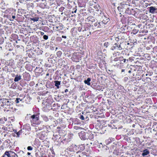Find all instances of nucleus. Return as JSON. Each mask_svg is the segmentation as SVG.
<instances>
[{"mask_svg": "<svg viewBox=\"0 0 157 157\" xmlns=\"http://www.w3.org/2000/svg\"><path fill=\"white\" fill-rule=\"evenodd\" d=\"M30 121L32 124H33L39 125L41 124V122L39 121V115L38 114H33L31 116Z\"/></svg>", "mask_w": 157, "mask_h": 157, "instance_id": "nucleus-1", "label": "nucleus"}, {"mask_svg": "<svg viewBox=\"0 0 157 157\" xmlns=\"http://www.w3.org/2000/svg\"><path fill=\"white\" fill-rule=\"evenodd\" d=\"M111 50L113 51L114 50H121L123 49L121 44L115 43L113 46L111 48Z\"/></svg>", "mask_w": 157, "mask_h": 157, "instance_id": "nucleus-2", "label": "nucleus"}, {"mask_svg": "<svg viewBox=\"0 0 157 157\" xmlns=\"http://www.w3.org/2000/svg\"><path fill=\"white\" fill-rule=\"evenodd\" d=\"M149 12L152 14H155L157 13V8L155 6H151L149 7Z\"/></svg>", "mask_w": 157, "mask_h": 157, "instance_id": "nucleus-3", "label": "nucleus"}, {"mask_svg": "<svg viewBox=\"0 0 157 157\" xmlns=\"http://www.w3.org/2000/svg\"><path fill=\"white\" fill-rule=\"evenodd\" d=\"M89 1V4L90 6H93L95 4L97 3L98 1L97 0H88Z\"/></svg>", "mask_w": 157, "mask_h": 157, "instance_id": "nucleus-4", "label": "nucleus"}, {"mask_svg": "<svg viewBox=\"0 0 157 157\" xmlns=\"http://www.w3.org/2000/svg\"><path fill=\"white\" fill-rule=\"evenodd\" d=\"M1 101H2V102L3 103V104L7 105H10V102L7 99H6L5 98V99H1Z\"/></svg>", "mask_w": 157, "mask_h": 157, "instance_id": "nucleus-5", "label": "nucleus"}, {"mask_svg": "<svg viewBox=\"0 0 157 157\" xmlns=\"http://www.w3.org/2000/svg\"><path fill=\"white\" fill-rule=\"evenodd\" d=\"M63 27V25L61 24L60 23L59 24V25L58 26H56L55 28L56 29V30L57 31H59L62 29Z\"/></svg>", "mask_w": 157, "mask_h": 157, "instance_id": "nucleus-6", "label": "nucleus"}, {"mask_svg": "<svg viewBox=\"0 0 157 157\" xmlns=\"http://www.w3.org/2000/svg\"><path fill=\"white\" fill-rule=\"evenodd\" d=\"M6 128V131L10 132H12L13 131V128L12 125H9Z\"/></svg>", "mask_w": 157, "mask_h": 157, "instance_id": "nucleus-7", "label": "nucleus"}, {"mask_svg": "<svg viewBox=\"0 0 157 157\" xmlns=\"http://www.w3.org/2000/svg\"><path fill=\"white\" fill-rule=\"evenodd\" d=\"M87 19L89 21L91 22V23H93L94 22L96 21V19L95 18L92 16L89 17Z\"/></svg>", "mask_w": 157, "mask_h": 157, "instance_id": "nucleus-8", "label": "nucleus"}, {"mask_svg": "<svg viewBox=\"0 0 157 157\" xmlns=\"http://www.w3.org/2000/svg\"><path fill=\"white\" fill-rule=\"evenodd\" d=\"M149 153V151L147 149H145L143 151V152L142 154V155L144 156L147 155Z\"/></svg>", "mask_w": 157, "mask_h": 157, "instance_id": "nucleus-9", "label": "nucleus"}, {"mask_svg": "<svg viewBox=\"0 0 157 157\" xmlns=\"http://www.w3.org/2000/svg\"><path fill=\"white\" fill-rule=\"evenodd\" d=\"M91 81V79L90 78H88L86 80H85L84 81V82L85 84H87L88 86H90L91 83L90 81Z\"/></svg>", "mask_w": 157, "mask_h": 157, "instance_id": "nucleus-10", "label": "nucleus"}, {"mask_svg": "<svg viewBox=\"0 0 157 157\" xmlns=\"http://www.w3.org/2000/svg\"><path fill=\"white\" fill-rule=\"evenodd\" d=\"M6 127L0 124V132H1L2 131L4 132L6 131Z\"/></svg>", "mask_w": 157, "mask_h": 157, "instance_id": "nucleus-11", "label": "nucleus"}, {"mask_svg": "<svg viewBox=\"0 0 157 157\" xmlns=\"http://www.w3.org/2000/svg\"><path fill=\"white\" fill-rule=\"evenodd\" d=\"M55 83V86L58 89L59 88V85H60V82L58 81H54Z\"/></svg>", "mask_w": 157, "mask_h": 157, "instance_id": "nucleus-12", "label": "nucleus"}, {"mask_svg": "<svg viewBox=\"0 0 157 157\" xmlns=\"http://www.w3.org/2000/svg\"><path fill=\"white\" fill-rule=\"evenodd\" d=\"M21 76L20 75H17L16 77L14 78V81L15 82H17L21 79Z\"/></svg>", "mask_w": 157, "mask_h": 157, "instance_id": "nucleus-13", "label": "nucleus"}, {"mask_svg": "<svg viewBox=\"0 0 157 157\" xmlns=\"http://www.w3.org/2000/svg\"><path fill=\"white\" fill-rule=\"evenodd\" d=\"M93 6L94 8L95 9L96 11H99L100 7L99 6L98 4L95 5H94Z\"/></svg>", "mask_w": 157, "mask_h": 157, "instance_id": "nucleus-14", "label": "nucleus"}, {"mask_svg": "<svg viewBox=\"0 0 157 157\" xmlns=\"http://www.w3.org/2000/svg\"><path fill=\"white\" fill-rule=\"evenodd\" d=\"M10 155H11L10 156V157H18L17 155L13 152L10 151Z\"/></svg>", "mask_w": 157, "mask_h": 157, "instance_id": "nucleus-15", "label": "nucleus"}, {"mask_svg": "<svg viewBox=\"0 0 157 157\" xmlns=\"http://www.w3.org/2000/svg\"><path fill=\"white\" fill-rule=\"evenodd\" d=\"M105 143L107 145L109 144L112 142V140L110 139H108L105 140Z\"/></svg>", "mask_w": 157, "mask_h": 157, "instance_id": "nucleus-16", "label": "nucleus"}, {"mask_svg": "<svg viewBox=\"0 0 157 157\" xmlns=\"http://www.w3.org/2000/svg\"><path fill=\"white\" fill-rule=\"evenodd\" d=\"M45 127L44 125H42L41 126H38V127L36 128V129H38V130H40Z\"/></svg>", "mask_w": 157, "mask_h": 157, "instance_id": "nucleus-17", "label": "nucleus"}, {"mask_svg": "<svg viewBox=\"0 0 157 157\" xmlns=\"http://www.w3.org/2000/svg\"><path fill=\"white\" fill-rule=\"evenodd\" d=\"M39 18L38 17H34L31 18V20L33 21H37L39 20Z\"/></svg>", "mask_w": 157, "mask_h": 157, "instance_id": "nucleus-18", "label": "nucleus"}, {"mask_svg": "<svg viewBox=\"0 0 157 157\" xmlns=\"http://www.w3.org/2000/svg\"><path fill=\"white\" fill-rule=\"evenodd\" d=\"M62 54V53L61 51H59L56 54L57 55V56L58 57H60L61 56V55Z\"/></svg>", "mask_w": 157, "mask_h": 157, "instance_id": "nucleus-19", "label": "nucleus"}, {"mask_svg": "<svg viewBox=\"0 0 157 157\" xmlns=\"http://www.w3.org/2000/svg\"><path fill=\"white\" fill-rule=\"evenodd\" d=\"M22 101V99H21L19 98H17L15 100V102L17 103H18L20 102V101Z\"/></svg>", "mask_w": 157, "mask_h": 157, "instance_id": "nucleus-20", "label": "nucleus"}, {"mask_svg": "<svg viewBox=\"0 0 157 157\" xmlns=\"http://www.w3.org/2000/svg\"><path fill=\"white\" fill-rule=\"evenodd\" d=\"M43 119L44 121L46 122L48 121V117L46 116H44L43 117Z\"/></svg>", "mask_w": 157, "mask_h": 157, "instance_id": "nucleus-21", "label": "nucleus"}, {"mask_svg": "<svg viewBox=\"0 0 157 157\" xmlns=\"http://www.w3.org/2000/svg\"><path fill=\"white\" fill-rule=\"evenodd\" d=\"M22 133L21 130L19 131L18 132H17L16 134L17 135V137H19L20 135Z\"/></svg>", "mask_w": 157, "mask_h": 157, "instance_id": "nucleus-22", "label": "nucleus"}, {"mask_svg": "<svg viewBox=\"0 0 157 157\" xmlns=\"http://www.w3.org/2000/svg\"><path fill=\"white\" fill-rule=\"evenodd\" d=\"M139 31V30L138 29H133L132 30V32H133L134 34H136Z\"/></svg>", "mask_w": 157, "mask_h": 157, "instance_id": "nucleus-23", "label": "nucleus"}, {"mask_svg": "<svg viewBox=\"0 0 157 157\" xmlns=\"http://www.w3.org/2000/svg\"><path fill=\"white\" fill-rule=\"evenodd\" d=\"M109 45L108 42H105L104 44V46L105 47V48H107Z\"/></svg>", "mask_w": 157, "mask_h": 157, "instance_id": "nucleus-24", "label": "nucleus"}, {"mask_svg": "<svg viewBox=\"0 0 157 157\" xmlns=\"http://www.w3.org/2000/svg\"><path fill=\"white\" fill-rule=\"evenodd\" d=\"M123 59L124 58L123 57H118L119 61L120 62H121V61H123Z\"/></svg>", "mask_w": 157, "mask_h": 157, "instance_id": "nucleus-25", "label": "nucleus"}, {"mask_svg": "<svg viewBox=\"0 0 157 157\" xmlns=\"http://www.w3.org/2000/svg\"><path fill=\"white\" fill-rule=\"evenodd\" d=\"M33 149V148L31 146H29L27 147V150H32Z\"/></svg>", "mask_w": 157, "mask_h": 157, "instance_id": "nucleus-26", "label": "nucleus"}, {"mask_svg": "<svg viewBox=\"0 0 157 157\" xmlns=\"http://www.w3.org/2000/svg\"><path fill=\"white\" fill-rule=\"evenodd\" d=\"M43 38L44 39L46 40L48 39V36H47L46 35H44L43 36Z\"/></svg>", "mask_w": 157, "mask_h": 157, "instance_id": "nucleus-27", "label": "nucleus"}, {"mask_svg": "<svg viewBox=\"0 0 157 157\" xmlns=\"http://www.w3.org/2000/svg\"><path fill=\"white\" fill-rule=\"evenodd\" d=\"M64 8L63 7H61L59 9V11L62 12L63 10H64Z\"/></svg>", "mask_w": 157, "mask_h": 157, "instance_id": "nucleus-28", "label": "nucleus"}, {"mask_svg": "<svg viewBox=\"0 0 157 157\" xmlns=\"http://www.w3.org/2000/svg\"><path fill=\"white\" fill-rule=\"evenodd\" d=\"M103 23L104 24H105V23L104 22H103V21H102L101 22H99L98 23V27H100V26H101V24H103Z\"/></svg>", "mask_w": 157, "mask_h": 157, "instance_id": "nucleus-29", "label": "nucleus"}, {"mask_svg": "<svg viewBox=\"0 0 157 157\" xmlns=\"http://www.w3.org/2000/svg\"><path fill=\"white\" fill-rule=\"evenodd\" d=\"M114 61H118V57L115 58L114 59Z\"/></svg>", "mask_w": 157, "mask_h": 157, "instance_id": "nucleus-30", "label": "nucleus"}, {"mask_svg": "<svg viewBox=\"0 0 157 157\" xmlns=\"http://www.w3.org/2000/svg\"><path fill=\"white\" fill-rule=\"evenodd\" d=\"M80 128V127H78L77 126H75L74 127V128L76 130L78 129H79Z\"/></svg>", "mask_w": 157, "mask_h": 157, "instance_id": "nucleus-31", "label": "nucleus"}, {"mask_svg": "<svg viewBox=\"0 0 157 157\" xmlns=\"http://www.w3.org/2000/svg\"><path fill=\"white\" fill-rule=\"evenodd\" d=\"M80 119L82 120H84V117H83V115H81V116H80Z\"/></svg>", "mask_w": 157, "mask_h": 157, "instance_id": "nucleus-32", "label": "nucleus"}, {"mask_svg": "<svg viewBox=\"0 0 157 157\" xmlns=\"http://www.w3.org/2000/svg\"><path fill=\"white\" fill-rule=\"evenodd\" d=\"M19 153L21 154H24V151H20L19 152Z\"/></svg>", "mask_w": 157, "mask_h": 157, "instance_id": "nucleus-33", "label": "nucleus"}, {"mask_svg": "<svg viewBox=\"0 0 157 157\" xmlns=\"http://www.w3.org/2000/svg\"><path fill=\"white\" fill-rule=\"evenodd\" d=\"M98 23L97 22H95L94 23V25L96 27L98 25Z\"/></svg>", "mask_w": 157, "mask_h": 157, "instance_id": "nucleus-34", "label": "nucleus"}, {"mask_svg": "<svg viewBox=\"0 0 157 157\" xmlns=\"http://www.w3.org/2000/svg\"><path fill=\"white\" fill-rule=\"evenodd\" d=\"M2 119L3 120H4L5 121H6L7 120V119L5 117H4L3 118H2Z\"/></svg>", "mask_w": 157, "mask_h": 157, "instance_id": "nucleus-35", "label": "nucleus"}, {"mask_svg": "<svg viewBox=\"0 0 157 157\" xmlns=\"http://www.w3.org/2000/svg\"><path fill=\"white\" fill-rule=\"evenodd\" d=\"M62 37L63 38H67V37L66 36H63V35L62 36Z\"/></svg>", "mask_w": 157, "mask_h": 157, "instance_id": "nucleus-36", "label": "nucleus"}, {"mask_svg": "<svg viewBox=\"0 0 157 157\" xmlns=\"http://www.w3.org/2000/svg\"><path fill=\"white\" fill-rule=\"evenodd\" d=\"M13 131L16 134L17 132V131L16 130H13Z\"/></svg>", "mask_w": 157, "mask_h": 157, "instance_id": "nucleus-37", "label": "nucleus"}, {"mask_svg": "<svg viewBox=\"0 0 157 157\" xmlns=\"http://www.w3.org/2000/svg\"><path fill=\"white\" fill-rule=\"evenodd\" d=\"M148 74L150 76H151V75L152 74H151V72H149L148 73Z\"/></svg>", "mask_w": 157, "mask_h": 157, "instance_id": "nucleus-38", "label": "nucleus"}, {"mask_svg": "<svg viewBox=\"0 0 157 157\" xmlns=\"http://www.w3.org/2000/svg\"><path fill=\"white\" fill-rule=\"evenodd\" d=\"M123 60H124L123 62L125 63L126 62V59H124Z\"/></svg>", "mask_w": 157, "mask_h": 157, "instance_id": "nucleus-39", "label": "nucleus"}, {"mask_svg": "<svg viewBox=\"0 0 157 157\" xmlns=\"http://www.w3.org/2000/svg\"><path fill=\"white\" fill-rule=\"evenodd\" d=\"M68 91V89H66L65 90V93H66V92H67Z\"/></svg>", "mask_w": 157, "mask_h": 157, "instance_id": "nucleus-40", "label": "nucleus"}, {"mask_svg": "<svg viewBox=\"0 0 157 157\" xmlns=\"http://www.w3.org/2000/svg\"><path fill=\"white\" fill-rule=\"evenodd\" d=\"M12 18L13 19H14L15 18V16H12Z\"/></svg>", "mask_w": 157, "mask_h": 157, "instance_id": "nucleus-41", "label": "nucleus"}, {"mask_svg": "<svg viewBox=\"0 0 157 157\" xmlns=\"http://www.w3.org/2000/svg\"><path fill=\"white\" fill-rule=\"evenodd\" d=\"M44 33H43V32H41V34L42 35H44Z\"/></svg>", "mask_w": 157, "mask_h": 157, "instance_id": "nucleus-42", "label": "nucleus"}, {"mask_svg": "<svg viewBox=\"0 0 157 157\" xmlns=\"http://www.w3.org/2000/svg\"><path fill=\"white\" fill-rule=\"evenodd\" d=\"M125 71V70L124 69H122V70H121V72H124Z\"/></svg>", "mask_w": 157, "mask_h": 157, "instance_id": "nucleus-43", "label": "nucleus"}, {"mask_svg": "<svg viewBox=\"0 0 157 157\" xmlns=\"http://www.w3.org/2000/svg\"><path fill=\"white\" fill-rule=\"evenodd\" d=\"M35 156H36V157H38L37 154V153L35 154Z\"/></svg>", "mask_w": 157, "mask_h": 157, "instance_id": "nucleus-44", "label": "nucleus"}, {"mask_svg": "<svg viewBox=\"0 0 157 157\" xmlns=\"http://www.w3.org/2000/svg\"><path fill=\"white\" fill-rule=\"evenodd\" d=\"M49 73H47L46 74V76H49Z\"/></svg>", "mask_w": 157, "mask_h": 157, "instance_id": "nucleus-45", "label": "nucleus"}, {"mask_svg": "<svg viewBox=\"0 0 157 157\" xmlns=\"http://www.w3.org/2000/svg\"><path fill=\"white\" fill-rule=\"evenodd\" d=\"M27 154H28V155H30V153H29V152H28Z\"/></svg>", "mask_w": 157, "mask_h": 157, "instance_id": "nucleus-46", "label": "nucleus"}, {"mask_svg": "<svg viewBox=\"0 0 157 157\" xmlns=\"http://www.w3.org/2000/svg\"><path fill=\"white\" fill-rule=\"evenodd\" d=\"M76 11H77V10H75V11H74V13H76Z\"/></svg>", "mask_w": 157, "mask_h": 157, "instance_id": "nucleus-47", "label": "nucleus"}, {"mask_svg": "<svg viewBox=\"0 0 157 157\" xmlns=\"http://www.w3.org/2000/svg\"><path fill=\"white\" fill-rule=\"evenodd\" d=\"M131 71H128V73H131Z\"/></svg>", "mask_w": 157, "mask_h": 157, "instance_id": "nucleus-48", "label": "nucleus"}, {"mask_svg": "<svg viewBox=\"0 0 157 157\" xmlns=\"http://www.w3.org/2000/svg\"><path fill=\"white\" fill-rule=\"evenodd\" d=\"M58 49V48H56V50Z\"/></svg>", "mask_w": 157, "mask_h": 157, "instance_id": "nucleus-49", "label": "nucleus"}, {"mask_svg": "<svg viewBox=\"0 0 157 157\" xmlns=\"http://www.w3.org/2000/svg\"><path fill=\"white\" fill-rule=\"evenodd\" d=\"M146 76H147V74H146Z\"/></svg>", "mask_w": 157, "mask_h": 157, "instance_id": "nucleus-50", "label": "nucleus"}, {"mask_svg": "<svg viewBox=\"0 0 157 157\" xmlns=\"http://www.w3.org/2000/svg\"><path fill=\"white\" fill-rule=\"evenodd\" d=\"M1 24H0V27H1Z\"/></svg>", "mask_w": 157, "mask_h": 157, "instance_id": "nucleus-51", "label": "nucleus"}, {"mask_svg": "<svg viewBox=\"0 0 157 157\" xmlns=\"http://www.w3.org/2000/svg\"><path fill=\"white\" fill-rule=\"evenodd\" d=\"M119 7H117V8H118V9H119Z\"/></svg>", "mask_w": 157, "mask_h": 157, "instance_id": "nucleus-52", "label": "nucleus"}]
</instances>
